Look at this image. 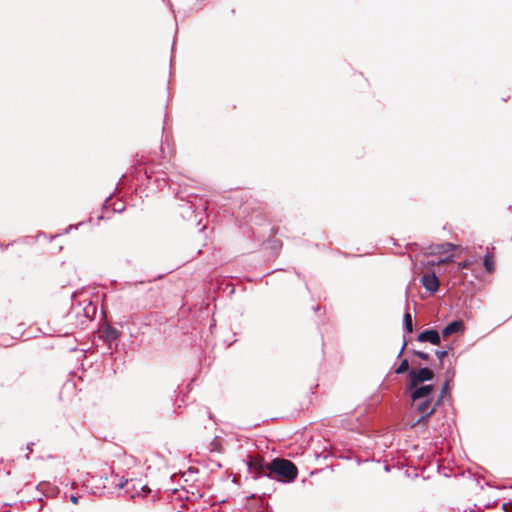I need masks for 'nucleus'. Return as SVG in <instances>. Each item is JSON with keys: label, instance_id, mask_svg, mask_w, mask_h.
<instances>
[{"label": "nucleus", "instance_id": "f257e3e1", "mask_svg": "<svg viewBox=\"0 0 512 512\" xmlns=\"http://www.w3.org/2000/svg\"><path fill=\"white\" fill-rule=\"evenodd\" d=\"M179 199L183 202L179 205V213L184 220L193 221L199 226L202 215L208 208V201L197 194H187L185 191L178 193Z\"/></svg>", "mask_w": 512, "mask_h": 512}, {"label": "nucleus", "instance_id": "f03ea898", "mask_svg": "<svg viewBox=\"0 0 512 512\" xmlns=\"http://www.w3.org/2000/svg\"><path fill=\"white\" fill-rule=\"evenodd\" d=\"M297 475L298 468L292 461L284 458H274L269 462L266 478L282 483H291L296 479Z\"/></svg>", "mask_w": 512, "mask_h": 512}, {"label": "nucleus", "instance_id": "7ed1b4c3", "mask_svg": "<svg viewBox=\"0 0 512 512\" xmlns=\"http://www.w3.org/2000/svg\"><path fill=\"white\" fill-rule=\"evenodd\" d=\"M435 374L432 369L428 367H422L418 370L411 369L408 371V378L410 388H414L415 386L422 384L427 381L433 380Z\"/></svg>", "mask_w": 512, "mask_h": 512}, {"label": "nucleus", "instance_id": "20e7f679", "mask_svg": "<svg viewBox=\"0 0 512 512\" xmlns=\"http://www.w3.org/2000/svg\"><path fill=\"white\" fill-rule=\"evenodd\" d=\"M406 392L409 393L412 402H418L424 398H433L434 385L432 384H419L414 388H410V384L406 387Z\"/></svg>", "mask_w": 512, "mask_h": 512}, {"label": "nucleus", "instance_id": "39448f33", "mask_svg": "<svg viewBox=\"0 0 512 512\" xmlns=\"http://www.w3.org/2000/svg\"><path fill=\"white\" fill-rule=\"evenodd\" d=\"M432 402L433 398H424L418 402H412V407L421 414L412 427L429 418L435 412V406H432Z\"/></svg>", "mask_w": 512, "mask_h": 512}, {"label": "nucleus", "instance_id": "423d86ee", "mask_svg": "<svg viewBox=\"0 0 512 512\" xmlns=\"http://www.w3.org/2000/svg\"><path fill=\"white\" fill-rule=\"evenodd\" d=\"M247 467L251 473H254L253 478L258 479L266 477V474H268L269 462H265L262 457H252L247 462Z\"/></svg>", "mask_w": 512, "mask_h": 512}, {"label": "nucleus", "instance_id": "0eeeda50", "mask_svg": "<svg viewBox=\"0 0 512 512\" xmlns=\"http://www.w3.org/2000/svg\"><path fill=\"white\" fill-rule=\"evenodd\" d=\"M417 341L429 342L432 345H439L441 336L436 329H426L418 334Z\"/></svg>", "mask_w": 512, "mask_h": 512}, {"label": "nucleus", "instance_id": "6e6552de", "mask_svg": "<svg viewBox=\"0 0 512 512\" xmlns=\"http://www.w3.org/2000/svg\"><path fill=\"white\" fill-rule=\"evenodd\" d=\"M421 283L428 292L435 293L438 291L439 280L435 273L423 274L421 277Z\"/></svg>", "mask_w": 512, "mask_h": 512}, {"label": "nucleus", "instance_id": "1a4fd4ad", "mask_svg": "<svg viewBox=\"0 0 512 512\" xmlns=\"http://www.w3.org/2000/svg\"><path fill=\"white\" fill-rule=\"evenodd\" d=\"M465 329L464 323L461 320H455L450 322L442 330V337H448L454 333L463 332Z\"/></svg>", "mask_w": 512, "mask_h": 512}, {"label": "nucleus", "instance_id": "9d476101", "mask_svg": "<svg viewBox=\"0 0 512 512\" xmlns=\"http://www.w3.org/2000/svg\"><path fill=\"white\" fill-rule=\"evenodd\" d=\"M454 245L452 243H443V244H437L431 253L433 254H442V253H447V252H450V251H453L454 250Z\"/></svg>", "mask_w": 512, "mask_h": 512}, {"label": "nucleus", "instance_id": "9b49d317", "mask_svg": "<svg viewBox=\"0 0 512 512\" xmlns=\"http://www.w3.org/2000/svg\"><path fill=\"white\" fill-rule=\"evenodd\" d=\"M403 328L407 333H412L414 330L412 315L409 312L404 314Z\"/></svg>", "mask_w": 512, "mask_h": 512}, {"label": "nucleus", "instance_id": "f8f14e48", "mask_svg": "<svg viewBox=\"0 0 512 512\" xmlns=\"http://www.w3.org/2000/svg\"><path fill=\"white\" fill-rule=\"evenodd\" d=\"M483 265L487 272L491 273L495 269L494 261L491 255L486 254L483 259Z\"/></svg>", "mask_w": 512, "mask_h": 512}, {"label": "nucleus", "instance_id": "ddd939ff", "mask_svg": "<svg viewBox=\"0 0 512 512\" xmlns=\"http://www.w3.org/2000/svg\"><path fill=\"white\" fill-rule=\"evenodd\" d=\"M411 370L410 367H409V362L407 359H403L399 366L396 368L395 370V373L396 374H403V373H407L408 374V371Z\"/></svg>", "mask_w": 512, "mask_h": 512}, {"label": "nucleus", "instance_id": "4468645a", "mask_svg": "<svg viewBox=\"0 0 512 512\" xmlns=\"http://www.w3.org/2000/svg\"><path fill=\"white\" fill-rule=\"evenodd\" d=\"M454 374H455V372L452 371L450 378L446 379L445 383L443 384L439 395H442L445 397H446V395H449V383L452 381Z\"/></svg>", "mask_w": 512, "mask_h": 512}, {"label": "nucleus", "instance_id": "2eb2a0df", "mask_svg": "<svg viewBox=\"0 0 512 512\" xmlns=\"http://www.w3.org/2000/svg\"><path fill=\"white\" fill-rule=\"evenodd\" d=\"M105 333H106L107 338L110 340H115L119 336V332L115 328H112V327H107V329L105 330Z\"/></svg>", "mask_w": 512, "mask_h": 512}, {"label": "nucleus", "instance_id": "dca6fc26", "mask_svg": "<svg viewBox=\"0 0 512 512\" xmlns=\"http://www.w3.org/2000/svg\"><path fill=\"white\" fill-rule=\"evenodd\" d=\"M413 354L425 361L429 359V354L420 350H414Z\"/></svg>", "mask_w": 512, "mask_h": 512}, {"label": "nucleus", "instance_id": "f3484780", "mask_svg": "<svg viewBox=\"0 0 512 512\" xmlns=\"http://www.w3.org/2000/svg\"><path fill=\"white\" fill-rule=\"evenodd\" d=\"M448 354V350H436L435 355L438 357L440 363L442 364L444 357Z\"/></svg>", "mask_w": 512, "mask_h": 512}, {"label": "nucleus", "instance_id": "a211bd4d", "mask_svg": "<svg viewBox=\"0 0 512 512\" xmlns=\"http://www.w3.org/2000/svg\"><path fill=\"white\" fill-rule=\"evenodd\" d=\"M445 396L439 395L435 402H432V406H435V409L440 406L444 401Z\"/></svg>", "mask_w": 512, "mask_h": 512}, {"label": "nucleus", "instance_id": "6ab92c4d", "mask_svg": "<svg viewBox=\"0 0 512 512\" xmlns=\"http://www.w3.org/2000/svg\"><path fill=\"white\" fill-rule=\"evenodd\" d=\"M406 346H407V340L404 338L402 347H401V349H400V351L398 353V357H400L402 355V353L404 352Z\"/></svg>", "mask_w": 512, "mask_h": 512}, {"label": "nucleus", "instance_id": "aec40b11", "mask_svg": "<svg viewBox=\"0 0 512 512\" xmlns=\"http://www.w3.org/2000/svg\"><path fill=\"white\" fill-rule=\"evenodd\" d=\"M452 371L454 372V369L453 368H447L446 372H445V377L446 379L450 378L451 374H452Z\"/></svg>", "mask_w": 512, "mask_h": 512}, {"label": "nucleus", "instance_id": "412c9836", "mask_svg": "<svg viewBox=\"0 0 512 512\" xmlns=\"http://www.w3.org/2000/svg\"><path fill=\"white\" fill-rule=\"evenodd\" d=\"M468 266H469V262H467V261H464V262L459 264L460 268H467Z\"/></svg>", "mask_w": 512, "mask_h": 512}, {"label": "nucleus", "instance_id": "4be33fe9", "mask_svg": "<svg viewBox=\"0 0 512 512\" xmlns=\"http://www.w3.org/2000/svg\"><path fill=\"white\" fill-rule=\"evenodd\" d=\"M141 492L146 493V492H150V490L146 486H141Z\"/></svg>", "mask_w": 512, "mask_h": 512}, {"label": "nucleus", "instance_id": "5701e85b", "mask_svg": "<svg viewBox=\"0 0 512 512\" xmlns=\"http://www.w3.org/2000/svg\"><path fill=\"white\" fill-rule=\"evenodd\" d=\"M71 501H72L73 503H77V497H75V496H73V495H72V496H71Z\"/></svg>", "mask_w": 512, "mask_h": 512}, {"label": "nucleus", "instance_id": "b1692460", "mask_svg": "<svg viewBox=\"0 0 512 512\" xmlns=\"http://www.w3.org/2000/svg\"><path fill=\"white\" fill-rule=\"evenodd\" d=\"M447 260H448V258L441 259V260H439V261L437 262V264L442 263V262H445V261H447Z\"/></svg>", "mask_w": 512, "mask_h": 512}, {"label": "nucleus", "instance_id": "393cba45", "mask_svg": "<svg viewBox=\"0 0 512 512\" xmlns=\"http://www.w3.org/2000/svg\"><path fill=\"white\" fill-rule=\"evenodd\" d=\"M31 446H33V443L28 444L27 449L31 450Z\"/></svg>", "mask_w": 512, "mask_h": 512}, {"label": "nucleus", "instance_id": "a878e982", "mask_svg": "<svg viewBox=\"0 0 512 512\" xmlns=\"http://www.w3.org/2000/svg\"><path fill=\"white\" fill-rule=\"evenodd\" d=\"M31 446H33V443L28 444L27 449L31 450Z\"/></svg>", "mask_w": 512, "mask_h": 512}, {"label": "nucleus", "instance_id": "bb28decb", "mask_svg": "<svg viewBox=\"0 0 512 512\" xmlns=\"http://www.w3.org/2000/svg\"><path fill=\"white\" fill-rule=\"evenodd\" d=\"M130 483H131V482L126 481V483H125L123 486H127V487H128Z\"/></svg>", "mask_w": 512, "mask_h": 512}]
</instances>
